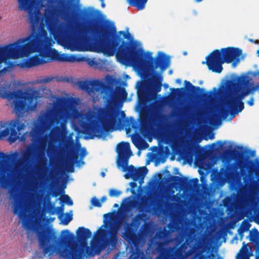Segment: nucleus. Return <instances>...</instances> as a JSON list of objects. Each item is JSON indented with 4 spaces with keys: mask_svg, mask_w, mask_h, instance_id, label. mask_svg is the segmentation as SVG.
<instances>
[{
    "mask_svg": "<svg viewBox=\"0 0 259 259\" xmlns=\"http://www.w3.org/2000/svg\"><path fill=\"white\" fill-rule=\"evenodd\" d=\"M102 177H104L105 176V173L104 172H102L101 174Z\"/></svg>",
    "mask_w": 259,
    "mask_h": 259,
    "instance_id": "59",
    "label": "nucleus"
},
{
    "mask_svg": "<svg viewBox=\"0 0 259 259\" xmlns=\"http://www.w3.org/2000/svg\"><path fill=\"white\" fill-rule=\"evenodd\" d=\"M29 19L32 29L37 27L41 20V14L40 10H36L33 12L29 11Z\"/></svg>",
    "mask_w": 259,
    "mask_h": 259,
    "instance_id": "23",
    "label": "nucleus"
},
{
    "mask_svg": "<svg viewBox=\"0 0 259 259\" xmlns=\"http://www.w3.org/2000/svg\"><path fill=\"white\" fill-rule=\"evenodd\" d=\"M172 178L175 181L178 182L182 187L186 189L194 188L198 185L199 182L197 178L189 180L187 177H184L181 178L178 176H173Z\"/></svg>",
    "mask_w": 259,
    "mask_h": 259,
    "instance_id": "21",
    "label": "nucleus"
},
{
    "mask_svg": "<svg viewBox=\"0 0 259 259\" xmlns=\"http://www.w3.org/2000/svg\"><path fill=\"white\" fill-rule=\"evenodd\" d=\"M217 144L218 145L219 149L222 148L224 145V143L221 141H218L217 144H215V143L212 144V146H215L217 145Z\"/></svg>",
    "mask_w": 259,
    "mask_h": 259,
    "instance_id": "45",
    "label": "nucleus"
},
{
    "mask_svg": "<svg viewBox=\"0 0 259 259\" xmlns=\"http://www.w3.org/2000/svg\"><path fill=\"white\" fill-rule=\"evenodd\" d=\"M66 128V124L62 123L60 126H56L51 131V136L56 137L61 134L62 130H65Z\"/></svg>",
    "mask_w": 259,
    "mask_h": 259,
    "instance_id": "30",
    "label": "nucleus"
},
{
    "mask_svg": "<svg viewBox=\"0 0 259 259\" xmlns=\"http://www.w3.org/2000/svg\"><path fill=\"white\" fill-rule=\"evenodd\" d=\"M92 202L93 205L97 207H101L102 206L101 202L100 199L96 198V197H94L92 200Z\"/></svg>",
    "mask_w": 259,
    "mask_h": 259,
    "instance_id": "39",
    "label": "nucleus"
},
{
    "mask_svg": "<svg viewBox=\"0 0 259 259\" xmlns=\"http://www.w3.org/2000/svg\"><path fill=\"white\" fill-rule=\"evenodd\" d=\"M214 134H212L210 135V137H209V138H210V139H214Z\"/></svg>",
    "mask_w": 259,
    "mask_h": 259,
    "instance_id": "57",
    "label": "nucleus"
},
{
    "mask_svg": "<svg viewBox=\"0 0 259 259\" xmlns=\"http://www.w3.org/2000/svg\"><path fill=\"white\" fill-rule=\"evenodd\" d=\"M37 235L39 246L43 249L44 254H46L49 252L51 254L54 248V245L51 243H57L59 242L55 233L52 230L46 228L40 232H38Z\"/></svg>",
    "mask_w": 259,
    "mask_h": 259,
    "instance_id": "12",
    "label": "nucleus"
},
{
    "mask_svg": "<svg viewBox=\"0 0 259 259\" xmlns=\"http://www.w3.org/2000/svg\"><path fill=\"white\" fill-rule=\"evenodd\" d=\"M140 122L142 128H147L149 122V116L147 115L141 116Z\"/></svg>",
    "mask_w": 259,
    "mask_h": 259,
    "instance_id": "33",
    "label": "nucleus"
},
{
    "mask_svg": "<svg viewBox=\"0 0 259 259\" xmlns=\"http://www.w3.org/2000/svg\"><path fill=\"white\" fill-rule=\"evenodd\" d=\"M53 79V77L52 76H46L42 80V83H48L51 81Z\"/></svg>",
    "mask_w": 259,
    "mask_h": 259,
    "instance_id": "43",
    "label": "nucleus"
},
{
    "mask_svg": "<svg viewBox=\"0 0 259 259\" xmlns=\"http://www.w3.org/2000/svg\"><path fill=\"white\" fill-rule=\"evenodd\" d=\"M100 2L101 3V7L102 8H104L106 6V5L104 3V0H99Z\"/></svg>",
    "mask_w": 259,
    "mask_h": 259,
    "instance_id": "53",
    "label": "nucleus"
},
{
    "mask_svg": "<svg viewBox=\"0 0 259 259\" xmlns=\"http://www.w3.org/2000/svg\"><path fill=\"white\" fill-rule=\"evenodd\" d=\"M60 218L61 220L62 224L64 225H67L72 220V214H69L68 213H66L65 214V217L64 218L62 217H60Z\"/></svg>",
    "mask_w": 259,
    "mask_h": 259,
    "instance_id": "34",
    "label": "nucleus"
},
{
    "mask_svg": "<svg viewBox=\"0 0 259 259\" xmlns=\"http://www.w3.org/2000/svg\"><path fill=\"white\" fill-rule=\"evenodd\" d=\"M237 150L228 149L226 153L229 156L237 159L240 165L245 163L247 158L249 157H253L255 155V151L250 149L244 150L242 146H236Z\"/></svg>",
    "mask_w": 259,
    "mask_h": 259,
    "instance_id": "15",
    "label": "nucleus"
},
{
    "mask_svg": "<svg viewBox=\"0 0 259 259\" xmlns=\"http://www.w3.org/2000/svg\"><path fill=\"white\" fill-rule=\"evenodd\" d=\"M187 246L182 244L180 247L176 250L174 248H164L161 250L158 256V259H176V257H181L185 252Z\"/></svg>",
    "mask_w": 259,
    "mask_h": 259,
    "instance_id": "17",
    "label": "nucleus"
},
{
    "mask_svg": "<svg viewBox=\"0 0 259 259\" xmlns=\"http://www.w3.org/2000/svg\"><path fill=\"white\" fill-rule=\"evenodd\" d=\"M136 181H134L133 182H131L130 183V185L131 187L132 188L134 189L137 186V184L136 182Z\"/></svg>",
    "mask_w": 259,
    "mask_h": 259,
    "instance_id": "48",
    "label": "nucleus"
},
{
    "mask_svg": "<svg viewBox=\"0 0 259 259\" xmlns=\"http://www.w3.org/2000/svg\"><path fill=\"white\" fill-rule=\"evenodd\" d=\"M128 4L136 8L138 10H142L145 9L148 0H126Z\"/></svg>",
    "mask_w": 259,
    "mask_h": 259,
    "instance_id": "27",
    "label": "nucleus"
},
{
    "mask_svg": "<svg viewBox=\"0 0 259 259\" xmlns=\"http://www.w3.org/2000/svg\"><path fill=\"white\" fill-rule=\"evenodd\" d=\"M244 254L243 253H241L240 254H238L236 256V259H244Z\"/></svg>",
    "mask_w": 259,
    "mask_h": 259,
    "instance_id": "51",
    "label": "nucleus"
},
{
    "mask_svg": "<svg viewBox=\"0 0 259 259\" xmlns=\"http://www.w3.org/2000/svg\"><path fill=\"white\" fill-rule=\"evenodd\" d=\"M172 70H170V71H169V74H171V73H172Z\"/></svg>",
    "mask_w": 259,
    "mask_h": 259,
    "instance_id": "63",
    "label": "nucleus"
},
{
    "mask_svg": "<svg viewBox=\"0 0 259 259\" xmlns=\"http://www.w3.org/2000/svg\"><path fill=\"white\" fill-rule=\"evenodd\" d=\"M57 210H58L59 212H60L61 213H63L64 210L63 205L58 207Z\"/></svg>",
    "mask_w": 259,
    "mask_h": 259,
    "instance_id": "49",
    "label": "nucleus"
},
{
    "mask_svg": "<svg viewBox=\"0 0 259 259\" xmlns=\"http://www.w3.org/2000/svg\"><path fill=\"white\" fill-rule=\"evenodd\" d=\"M143 217V214H137L132 219L131 223L127 224L124 228V232L122 237L131 245L136 246L139 243V235L137 231Z\"/></svg>",
    "mask_w": 259,
    "mask_h": 259,
    "instance_id": "11",
    "label": "nucleus"
},
{
    "mask_svg": "<svg viewBox=\"0 0 259 259\" xmlns=\"http://www.w3.org/2000/svg\"><path fill=\"white\" fill-rule=\"evenodd\" d=\"M10 127H7L1 132V135L7 137L9 135L8 141L12 144L19 138L21 135V131L26 127L25 123H22L19 119L12 120L9 123Z\"/></svg>",
    "mask_w": 259,
    "mask_h": 259,
    "instance_id": "13",
    "label": "nucleus"
},
{
    "mask_svg": "<svg viewBox=\"0 0 259 259\" xmlns=\"http://www.w3.org/2000/svg\"><path fill=\"white\" fill-rule=\"evenodd\" d=\"M121 194V192L116 190V189H111L109 191V194L110 197H118Z\"/></svg>",
    "mask_w": 259,
    "mask_h": 259,
    "instance_id": "37",
    "label": "nucleus"
},
{
    "mask_svg": "<svg viewBox=\"0 0 259 259\" xmlns=\"http://www.w3.org/2000/svg\"><path fill=\"white\" fill-rule=\"evenodd\" d=\"M61 118V117L60 116L59 117L57 116L55 118V122H56V123L58 124L60 122V119Z\"/></svg>",
    "mask_w": 259,
    "mask_h": 259,
    "instance_id": "52",
    "label": "nucleus"
},
{
    "mask_svg": "<svg viewBox=\"0 0 259 259\" xmlns=\"http://www.w3.org/2000/svg\"><path fill=\"white\" fill-rule=\"evenodd\" d=\"M104 225L97 230L96 239L91 243V250L93 253L89 252L91 249L87 246V241L92 236V232L88 228L79 227L76 233L77 240L82 245L81 248L71 244L69 249H64L62 255L66 259H78L80 253H83L85 251L88 254L94 255L95 253L99 254L108 246L112 249L115 248L118 240L117 229L112 228L107 230L102 229Z\"/></svg>",
    "mask_w": 259,
    "mask_h": 259,
    "instance_id": "3",
    "label": "nucleus"
},
{
    "mask_svg": "<svg viewBox=\"0 0 259 259\" xmlns=\"http://www.w3.org/2000/svg\"><path fill=\"white\" fill-rule=\"evenodd\" d=\"M88 64L90 66H92L95 64H96V61L94 59H89L87 61Z\"/></svg>",
    "mask_w": 259,
    "mask_h": 259,
    "instance_id": "46",
    "label": "nucleus"
},
{
    "mask_svg": "<svg viewBox=\"0 0 259 259\" xmlns=\"http://www.w3.org/2000/svg\"><path fill=\"white\" fill-rule=\"evenodd\" d=\"M62 199V200L66 202L68 205L71 206L73 205V201L68 195L64 194L63 196Z\"/></svg>",
    "mask_w": 259,
    "mask_h": 259,
    "instance_id": "36",
    "label": "nucleus"
},
{
    "mask_svg": "<svg viewBox=\"0 0 259 259\" xmlns=\"http://www.w3.org/2000/svg\"><path fill=\"white\" fill-rule=\"evenodd\" d=\"M127 97V93L125 89L121 86H116L112 95H109L106 98V101L108 103H110L111 101L117 103L125 101Z\"/></svg>",
    "mask_w": 259,
    "mask_h": 259,
    "instance_id": "19",
    "label": "nucleus"
},
{
    "mask_svg": "<svg viewBox=\"0 0 259 259\" xmlns=\"http://www.w3.org/2000/svg\"><path fill=\"white\" fill-rule=\"evenodd\" d=\"M45 63H46V61H44V59L39 54L26 59L21 64V66L23 67L31 68Z\"/></svg>",
    "mask_w": 259,
    "mask_h": 259,
    "instance_id": "22",
    "label": "nucleus"
},
{
    "mask_svg": "<svg viewBox=\"0 0 259 259\" xmlns=\"http://www.w3.org/2000/svg\"><path fill=\"white\" fill-rule=\"evenodd\" d=\"M239 234H240V235L241 236H243L242 233H239Z\"/></svg>",
    "mask_w": 259,
    "mask_h": 259,
    "instance_id": "64",
    "label": "nucleus"
},
{
    "mask_svg": "<svg viewBox=\"0 0 259 259\" xmlns=\"http://www.w3.org/2000/svg\"><path fill=\"white\" fill-rule=\"evenodd\" d=\"M242 54L241 49L234 47L222 48L215 50L206 57L205 63L208 69L213 72L220 73L223 70V64L225 63H232L235 66L240 61Z\"/></svg>",
    "mask_w": 259,
    "mask_h": 259,
    "instance_id": "8",
    "label": "nucleus"
},
{
    "mask_svg": "<svg viewBox=\"0 0 259 259\" xmlns=\"http://www.w3.org/2000/svg\"><path fill=\"white\" fill-rule=\"evenodd\" d=\"M65 188L66 186H64L60 189V191L58 190H54L53 192V196L54 197H57L60 194V193H64V189Z\"/></svg>",
    "mask_w": 259,
    "mask_h": 259,
    "instance_id": "40",
    "label": "nucleus"
},
{
    "mask_svg": "<svg viewBox=\"0 0 259 259\" xmlns=\"http://www.w3.org/2000/svg\"><path fill=\"white\" fill-rule=\"evenodd\" d=\"M247 104L250 106H252L254 105V98L253 97H251L250 99L247 101Z\"/></svg>",
    "mask_w": 259,
    "mask_h": 259,
    "instance_id": "47",
    "label": "nucleus"
},
{
    "mask_svg": "<svg viewBox=\"0 0 259 259\" xmlns=\"http://www.w3.org/2000/svg\"><path fill=\"white\" fill-rule=\"evenodd\" d=\"M79 3V0H57L56 6L46 8L44 17L48 30L58 35L64 34L65 25L64 23L58 24L59 17L64 20L73 18Z\"/></svg>",
    "mask_w": 259,
    "mask_h": 259,
    "instance_id": "4",
    "label": "nucleus"
},
{
    "mask_svg": "<svg viewBox=\"0 0 259 259\" xmlns=\"http://www.w3.org/2000/svg\"><path fill=\"white\" fill-rule=\"evenodd\" d=\"M80 59L74 55H69L66 54H64L62 62H74L79 61Z\"/></svg>",
    "mask_w": 259,
    "mask_h": 259,
    "instance_id": "32",
    "label": "nucleus"
},
{
    "mask_svg": "<svg viewBox=\"0 0 259 259\" xmlns=\"http://www.w3.org/2000/svg\"><path fill=\"white\" fill-rule=\"evenodd\" d=\"M77 84L81 90L85 91L90 95H95L97 93L102 94L107 88L103 82L97 79L79 81Z\"/></svg>",
    "mask_w": 259,
    "mask_h": 259,
    "instance_id": "14",
    "label": "nucleus"
},
{
    "mask_svg": "<svg viewBox=\"0 0 259 259\" xmlns=\"http://www.w3.org/2000/svg\"><path fill=\"white\" fill-rule=\"evenodd\" d=\"M18 153L17 152H16L14 154H13L12 155V157L13 158H15L17 157L18 156Z\"/></svg>",
    "mask_w": 259,
    "mask_h": 259,
    "instance_id": "55",
    "label": "nucleus"
},
{
    "mask_svg": "<svg viewBox=\"0 0 259 259\" xmlns=\"http://www.w3.org/2000/svg\"><path fill=\"white\" fill-rule=\"evenodd\" d=\"M14 199V205L13 212L17 214L21 219H22V224L26 229H30L31 227V222L24 212V205L19 197L15 194L13 196Z\"/></svg>",
    "mask_w": 259,
    "mask_h": 259,
    "instance_id": "16",
    "label": "nucleus"
},
{
    "mask_svg": "<svg viewBox=\"0 0 259 259\" xmlns=\"http://www.w3.org/2000/svg\"><path fill=\"white\" fill-rule=\"evenodd\" d=\"M78 159V154L74 151L71 152L69 155L68 160L66 162V165L69 172L74 171L73 164Z\"/></svg>",
    "mask_w": 259,
    "mask_h": 259,
    "instance_id": "25",
    "label": "nucleus"
},
{
    "mask_svg": "<svg viewBox=\"0 0 259 259\" xmlns=\"http://www.w3.org/2000/svg\"><path fill=\"white\" fill-rule=\"evenodd\" d=\"M110 84H113L117 82V79L115 78L110 77V79L108 81Z\"/></svg>",
    "mask_w": 259,
    "mask_h": 259,
    "instance_id": "44",
    "label": "nucleus"
},
{
    "mask_svg": "<svg viewBox=\"0 0 259 259\" xmlns=\"http://www.w3.org/2000/svg\"><path fill=\"white\" fill-rule=\"evenodd\" d=\"M218 93V90L214 88L213 91H210L209 92H205L202 94V98L204 101H212L213 100L214 98L217 96Z\"/></svg>",
    "mask_w": 259,
    "mask_h": 259,
    "instance_id": "29",
    "label": "nucleus"
},
{
    "mask_svg": "<svg viewBox=\"0 0 259 259\" xmlns=\"http://www.w3.org/2000/svg\"><path fill=\"white\" fill-rule=\"evenodd\" d=\"M138 96L140 100H145L147 98V94L144 90H141L138 92Z\"/></svg>",
    "mask_w": 259,
    "mask_h": 259,
    "instance_id": "38",
    "label": "nucleus"
},
{
    "mask_svg": "<svg viewBox=\"0 0 259 259\" xmlns=\"http://www.w3.org/2000/svg\"><path fill=\"white\" fill-rule=\"evenodd\" d=\"M113 207H118V204H117V203H115V204H114V205H113Z\"/></svg>",
    "mask_w": 259,
    "mask_h": 259,
    "instance_id": "60",
    "label": "nucleus"
},
{
    "mask_svg": "<svg viewBox=\"0 0 259 259\" xmlns=\"http://www.w3.org/2000/svg\"><path fill=\"white\" fill-rule=\"evenodd\" d=\"M19 3V8L21 10L27 9L34 0H17Z\"/></svg>",
    "mask_w": 259,
    "mask_h": 259,
    "instance_id": "31",
    "label": "nucleus"
},
{
    "mask_svg": "<svg viewBox=\"0 0 259 259\" xmlns=\"http://www.w3.org/2000/svg\"><path fill=\"white\" fill-rule=\"evenodd\" d=\"M203 0H194L195 2L196 3H200L202 2Z\"/></svg>",
    "mask_w": 259,
    "mask_h": 259,
    "instance_id": "58",
    "label": "nucleus"
},
{
    "mask_svg": "<svg viewBox=\"0 0 259 259\" xmlns=\"http://www.w3.org/2000/svg\"><path fill=\"white\" fill-rule=\"evenodd\" d=\"M99 12L97 10H92L91 11H87L85 12V15L87 16H91V15H95L98 14Z\"/></svg>",
    "mask_w": 259,
    "mask_h": 259,
    "instance_id": "42",
    "label": "nucleus"
},
{
    "mask_svg": "<svg viewBox=\"0 0 259 259\" xmlns=\"http://www.w3.org/2000/svg\"><path fill=\"white\" fill-rule=\"evenodd\" d=\"M39 124L32 128L29 132L31 143L26 146L24 152L22 153V159L26 164L33 163L36 157L39 158V168L42 169L44 166L47 164V159L40 157V153L36 154V149L41 150L44 149L47 145V140L41 137L40 127H45L47 125L45 116H39L38 117Z\"/></svg>",
    "mask_w": 259,
    "mask_h": 259,
    "instance_id": "7",
    "label": "nucleus"
},
{
    "mask_svg": "<svg viewBox=\"0 0 259 259\" xmlns=\"http://www.w3.org/2000/svg\"><path fill=\"white\" fill-rule=\"evenodd\" d=\"M167 227L168 230L164 229L163 231L160 232L159 234V238H163L167 237L170 233L175 232L178 228V224L175 222H170Z\"/></svg>",
    "mask_w": 259,
    "mask_h": 259,
    "instance_id": "26",
    "label": "nucleus"
},
{
    "mask_svg": "<svg viewBox=\"0 0 259 259\" xmlns=\"http://www.w3.org/2000/svg\"><path fill=\"white\" fill-rule=\"evenodd\" d=\"M107 200V198H106V196H103L101 198L100 201L101 202V203L102 202H104V201H105L106 200Z\"/></svg>",
    "mask_w": 259,
    "mask_h": 259,
    "instance_id": "54",
    "label": "nucleus"
},
{
    "mask_svg": "<svg viewBox=\"0 0 259 259\" xmlns=\"http://www.w3.org/2000/svg\"><path fill=\"white\" fill-rule=\"evenodd\" d=\"M98 117V120L93 119L82 124L84 133L90 139L105 137L106 133L114 130V126L117 122L115 111L111 107L99 109Z\"/></svg>",
    "mask_w": 259,
    "mask_h": 259,
    "instance_id": "6",
    "label": "nucleus"
},
{
    "mask_svg": "<svg viewBox=\"0 0 259 259\" xmlns=\"http://www.w3.org/2000/svg\"><path fill=\"white\" fill-rule=\"evenodd\" d=\"M1 97L9 100L15 99L14 110L17 117H22L28 110L33 111L37 106L36 91L31 90L24 92L21 90L11 92L4 90Z\"/></svg>",
    "mask_w": 259,
    "mask_h": 259,
    "instance_id": "10",
    "label": "nucleus"
},
{
    "mask_svg": "<svg viewBox=\"0 0 259 259\" xmlns=\"http://www.w3.org/2000/svg\"><path fill=\"white\" fill-rule=\"evenodd\" d=\"M47 35L46 31H32L26 37L5 46H0V64L6 63L9 59H19L34 52H38L46 63L52 61L62 62L64 54L50 48ZM2 72V70L0 71V73Z\"/></svg>",
    "mask_w": 259,
    "mask_h": 259,
    "instance_id": "2",
    "label": "nucleus"
},
{
    "mask_svg": "<svg viewBox=\"0 0 259 259\" xmlns=\"http://www.w3.org/2000/svg\"><path fill=\"white\" fill-rule=\"evenodd\" d=\"M79 36L81 40L94 51L109 56L115 54L117 57L141 70L144 75L152 74L153 90L157 93L161 91L163 77L161 73L155 70L159 67L161 72L165 71L170 64L169 56L159 52L154 59L151 52L145 53L142 49H137L135 41L130 48L129 42L124 39L130 37L131 34L124 31L117 32L115 25L110 22L90 28L89 30H80Z\"/></svg>",
    "mask_w": 259,
    "mask_h": 259,
    "instance_id": "1",
    "label": "nucleus"
},
{
    "mask_svg": "<svg viewBox=\"0 0 259 259\" xmlns=\"http://www.w3.org/2000/svg\"><path fill=\"white\" fill-rule=\"evenodd\" d=\"M255 259H259V254L256 256Z\"/></svg>",
    "mask_w": 259,
    "mask_h": 259,
    "instance_id": "61",
    "label": "nucleus"
},
{
    "mask_svg": "<svg viewBox=\"0 0 259 259\" xmlns=\"http://www.w3.org/2000/svg\"><path fill=\"white\" fill-rule=\"evenodd\" d=\"M176 81L178 83H181V79H179V78L177 79Z\"/></svg>",
    "mask_w": 259,
    "mask_h": 259,
    "instance_id": "56",
    "label": "nucleus"
},
{
    "mask_svg": "<svg viewBox=\"0 0 259 259\" xmlns=\"http://www.w3.org/2000/svg\"><path fill=\"white\" fill-rule=\"evenodd\" d=\"M124 125L126 128L127 132L132 129H137L138 128L137 123L133 117L126 118L124 120Z\"/></svg>",
    "mask_w": 259,
    "mask_h": 259,
    "instance_id": "28",
    "label": "nucleus"
},
{
    "mask_svg": "<svg viewBox=\"0 0 259 259\" xmlns=\"http://www.w3.org/2000/svg\"><path fill=\"white\" fill-rule=\"evenodd\" d=\"M255 42L256 44H259V40H255Z\"/></svg>",
    "mask_w": 259,
    "mask_h": 259,
    "instance_id": "62",
    "label": "nucleus"
},
{
    "mask_svg": "<svg viewBox=\"0 0 259 259\" xmlns=\"http://www.w3.org/2000/svg\"><path fill=\"white\" fill-rule=\"evenodd\" d=\"M184 84L185 88H171V90L173 92V94L178 96H182L184 95L186 92V88L190 89L191 92L194 94H196L198 96H200L201 92L203 91V89L200 88L199 87H196L193 85L190 81L188 80L184 81Z\"/></svg>",
    "mask_w": 259,
    "mask_h": 259,
    "instance_id": "20",
    "label": "nucleus"
},
{
    "mask_svg": "<svg viewBox=\"0 0 259 259\" xmlns=\"http://www.w3.org/2000/svg\"><path fill=\"white\" fill-rule=\"evenodd\" d=\"M64 104V99L62 98H58L54 102V107L55 108L61 107Z\"/></svg>",
    "mask_w": 259,
    "mask_h": 259,
    "instance_id": "35",
    "label": "nucleus"
},
{
    "mask_svg": "<svg viewBox=\"0 0 259 259\" xmlns=\"http://www.w3.org/2000/svg\"><path fill=\"white\" fill-rule=\"evenodd\" d=\"M74 239V235L68 230H63L61 233L60 242L63 245L69 244Z\"/></svg>",
    "mask_w": 259,
    "mask_h": 259,
    "instance_id": "24",
    "label": "nucleus"
},
{
    "mask_svg": "<svg viewBox=\"0 0 259 259\" xmlns=\"http://www.w3.org/2000/svg\"><path fill=\"white\" fill-rule=\"evenodd\" d=\"M238 84L246 88L243 90L240 94L236 91H230L225 98V104L228 109L221 108L219 110L220 116L224 119H226L230 113L232 117L241 112L244 108V104L242 100L250 93H253L259 89V83L254 85L253 82H250L248 77H239L237 80Z\"/></svg>",
    "mask_w": 259,
    "mask_h": 259,
    "instance_id": "5",
    "label": "nucleus"
},
{
    "mask_svg": "<svg viewBox=\"0 0 259 259\" xmlns=\"http://www.w3.org/2000/svg\"><path fill=\"white\" fill-rule=\"evenodd\" d=\"M249 165L248 166V172L250 176H253L252 179L254 178V176L257 178V180H252L250 183H249L248 189L246 190V192H248L249 190L251 191L257 187L259 184V162H255L253 160L249 161Z\"/></svg>",
    "mask_w": 259,
    "mask_h": 259,
    "instance_id": "18",
    "label": "nucleus"
},
{
    "mask_svg": "<svg viewBox=\"0 0 259 259\" xmlns=\"http://www.w3.org/2000/svg\"><path fill=\"white\" fill-rule=\"evenodd\" d=\"M27 132H25V133H24L23 134H22L21 135V136L20 137V140L22 141H23V142H25V140H26V139H25V135L27 134Z\"/></svg>",
    "mask_w": 259,
    "mask_h": 259,
    "instance_id": "50",
    "label": "nucleus"
},
{
    "mask_svg": "<svg viewBox=\"0 0 259 259\" xmlns=\"http://www.w3.org/2000/svg\"><path fill=\"white\" fill-rule=\"evenodd\" d=\"M116 151L118 154L117 167H121L123 171H127L124 175V178L126 179L131 178L134 181L140 180V183L141 184L148 169L146 166L137 168L133 165H128L129 159L133 155L130 143L128 142L119 143L117 145Z\"/></svg>",
    "mask_w": 259,
    "mask_h": 259,
    "instance_id": "9",
    "label": "nucleus"
},
{
    "mask_svg": "<svg viewBox=\"0 0 259 259\" xmlns=\"http://www.w3.org/2000/svg\"><path fill=\"white\" fill-rule=\"evenodd\" d=\"M220 173L224 176H227L228 175L229 171H228V167H222L220 169Z\"/></svg>",
    "mask_w": 259,
    "mask_h": 259,
    "instance_id": "41",
    "label": "nucleus"
}]
</instances>
